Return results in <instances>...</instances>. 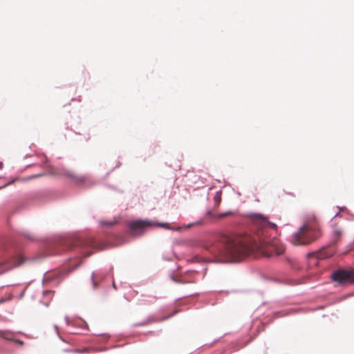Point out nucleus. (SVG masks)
<instances>
[{"label":"nucleus","instance_id":"2","mask_svg":"<svg viewBox=\"0 0 354 354\" xmlns=\"http://www.w3.org/2000/svg\"><path fill=\"white\" fill-rule=\"evenodd\" d=\"M320 236V229L317 216L309 214L306 218L304 225L294 233L291 242L295 245H308Z\"/></svg>","mask_w":354,"mask_h":354},{"label":"nucleus","instance_id":"11","mask_svg":"<svg viewBox=\"0 0 354 354\" xmlns=\"http://www.w3.org/2000/svg\"><path fill=\"white\" fill-rule=\"evenodd\" d=\"M101 274L100 273H93L92 274V281H93V286L95 288L97 287V281L101 279Z\"/></svg>","mask_w":354,"mask_h":354},{"label":"nucleus","instance_id":"9","mask_svg":"<svg viewBox=\"0 0 354 354\" xmlns=\"http://www.w3.org/2000/svg\"><path fill=\"white\" fill-rule=\"evenodd\" d=\"M57 174L63 175L71 178L77 183H83L86 180L84 176H77L72 171L66 169H63L62 171L57 173Z\"/></svg>","mask_w":354,"mask_h":354},{"label":"nucleus","instance_id":"17","mask_svg":"<svg viewBox=\"0 0 354 354\" xmlns=\"http://www.w3.org/2000/svg\"><path fill=\"white\" fill-rule=\"evenodd\" d=\"M83 254H84V257H88L91 255L92 252L84 251V252H83Z\"/></svg>","mask_w":354,"mask_h":354},{"label":"nucleus","instance_id":"5","mask_svg":"<svg viewBox=\"0 0 354 354\" xmlns=\"http://www.w3.org/2000/svg\"><path fill=\"white\" fill-rule=\"evenodd\" d=\"M334 253L335 251L333 250L324 248L315 252L308 253L307 254V259H308L310 264L317 266L318 259H324L326 258H329L332 257L334 254Z\"/></svg>","mask_w":354,"mask_h":354},{"label":"nucleus","instance_id":"3","mask_svg":"<svg viewBox=\"0 0 354 354\" xmlns=\"http://www.w3.org/2000/svg\"><path fill=\"white\" fill-rule=\"evenodd\" d=\"M127 226L129 230V234L133 236H138L142 234L145 230L149 227L160 226L165 228H168L167 223H157L151 221L142 220L129 222Z\"/></svg>","mask_w":354,"mask_h":354},{"label":"nucleus","instance_id":"8","mask_svg":"<svg viewBox=\"0 0 354 354\" xmlns=\"http://www.w3.org/2000/svg\"><path fill=\"white\" fill-rule=\"evenodd\" d=\"M344 234V230L342 226L334 224L331 232V238L333 243H337Z\"/></svg>","mask_w":354,"mask_h":354},{"label":"nucleus","instance_id":"15","mask_svg":"<svg viewBox=\"0 0 354 354\" xmlns=\"http://www.w3.org/2000/svg\"><path fill=\"white\" fill-rule=\"evenodd\" d=\"M231 214V212H225V213H223V214H221L219 215V218H223L225 216H227L228 215Z\"/></svg>","mask_w":354,"mask_h":354},{"label":"nucleus","instance_id":"19","mask_svg":"<svg viewBox=\"0 0 354 354\" xmlns=\"http://www.w3.org/2000/svg\"><path fill=\"white\" fill-rule=\"evenodd\" d=\"M3 168V162H0V169Z\"/></svg>","mask_w":354,"mask_h":354},{"label":"nucleus","instance_id":"1","mask_svg":"<svg viewBox=\"0 0 354 354\" xmlns=\"http://www.w3.org/2000/svg\"><path fill=\"white\" fill-rule=\"evenodd\" d=\"M250 217L257 226L253 236L231 234L222 237L221 255L225 261H240L254 251H259L266 257L280 255L285 251L284 246L278 241H270L268 239L271 236V231L277 230L276 224L270 222L260 214H251Z\"/></svg>","mask_w":354,"mask_h":354},{"label":"nucleus","instance_id":"4","mask_svg":"<svg viewBox=\"0 0 354 354\" xmlns=\"http://www.w3.org/2000/svg\"><path fill=\"white\" fill-rule=\"evenodd\" d=\"M67 243H70L68 248L80 247L82 248L91 249L94 250H103L106 246V244L102 241H99L91 237L86 239L77 238L73 241H68Z\"/></svg>","mask_w":354,"mask_h":354},{"label":"nucleus","instance_id":"12","mask_svg":"<svg viewBox=\"0 0 354 354\" xmlns=\"http://www.w3.org/2000/svg\"><path fill=\"white\" fill-rule=\"evenodd\" d=\"M117 223H118V221L115 220L109 221V222L102 221H100V224L103 227H112V226L115 225Z\"/></svg>","mask_w":354,"mask_h":354},{"label":"nucleus","instance_id":"6","mask_svg":"<svg viewBox=\"0 0 354 354\" xmlns=\"http://www.w3.org/2000/svg\"><path fill=\"white\" fill-rule=\"evenodd\" d=\"M333 279L340 283H354V269L335 272L333 274Z\"/></svg>","mask_w":354,"mask_h":354},{"label":"nucleus","instance_id":"7","mask_svg":"<svg viewBox=\"0 0 354 354\" xmlns=\"http://www.w3.org/2000/svg\"><path fill=\"white\" fill-rule=\"evenodd\" d=\"M24 261V258L21 254L18 255L17 257L11 259L7 261H3L0 263V274L12 269L16 266H19L21 265Z\"/></svg>","mask_w":354,"mask_h":354},{"label":"nucleus","instance_id":"16","mask_svg":"<svg viewBox=\"0 0 354 354\" xmlns=\"http://www.w3.org/2000/svg\"><path fill=\"white\" fill-rule=\"evenodd\" d=\"M15 342H16L17 344H18L20 346H23L24 345V342L21 341V340H19V339H14L13 340Z\"/></svg>","mask_w":354,"mask_h":354},{"label":"nucleus","instance_id":"14","mask_svg":"<svg viewBox=\"0 0 354 354\" xmlns=\"http://www.w3.org/2000/svg\"><path fill=\"white\" fill-rule=\"evenodd\" d=\"M44 176V173H41V174H36V175L30 176L29 178V179H32V178H34L40 177V176Z\"/></svg>","mask_w":354,"mask_h":354},{"label":"nucleus","instance_id":"10","mask_svg":"<svg viewBox=\"0 0 354 354\" xmlns=\"http://www.w3.org/2000/svg\"><path fill=\"white\" fill-rule=\"evenodd\" d=\"M0 337L5 339L13 341L14 339L12 338L13 335L11 332L8 330H0Z\"/></svg>","mask_w":354,"mask_h":354},{"label":"nucleus","instance_id":"13","mask_svg":"<svg viewBox=\"0 0 354 354\" xmlns=\"http://www.w3.org/2000/svg\"><path fill=\"white\" fill-rule=\"evenodd\" d=\"M91 351H94V349L91 348H84L83 350H76L75 351L77 353H88Z\"/></svg>","mask_w":354,"mask_h":354},{"label":"nucleus","instance_id":"18","mask_svg":"<svg viewBox=\"0 0 354 354\" xmlns=\"http://www.w3.org/2000/svg\"><path fill=\"white\" fill-rule=\"evenodd\" d=\"M44 294H46V295H51L52 292L50 291H45L44 292Z\"/></svg>","mask_w":354,"mask_h":354}]
</instances>
